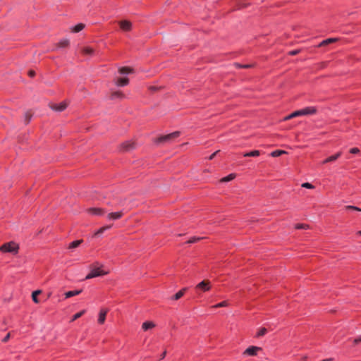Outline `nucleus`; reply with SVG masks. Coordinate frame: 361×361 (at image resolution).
I'll return each instance as SVG.
<instances>
[{
    "label": "nucleus",
    "mask_w": 361,
    "mask_h": 361,
    "mask_svg": "<svg viewBox=\"0 0 361 361\" xmlns=\"http://www.w3.org/2000/svg\"><path fill=\"white\" fill-rule=\"evenodd\" d=\"M316 112H317V109L315 107H314V106L306 107L305 109L298 110V111L293 112L290 115L286 116L283 118V121H288L290 119H292V118L298 117V116L315 114Z\"/></svg>",
    "instance_id": "obj_1"
},
{
    "label": "nucleus",
    "mask_w": 361,
    "mask_h": 361,
    "mask_svg": "<svg viewBox=\"0 0 361 361\" xmlns=\"http://www.w3.org/2000/svg\"><path fill=\"white\" fill-rule=\"evenodd\" d=\"M103 265L99 266V263L96 262L90 267V272L86 276L85 279H90L94 277L104 276L108 274V271H105L102 269Z\"/></svg>",
    "instance_id": "obj_2"
},
{
    "label": "nucleus",
    "mask_w": 361,
    "mask_h": 361,
    "mask_svg": "<svg viewBox=\"0 0 361 361\" xmlns=\"http://www.w3.org/2000/svg\"><path fill=\"white\" fill-rule=\"evenodd\" d=\"M18 244L13 241H10L0 246V251L2 252H9L15 255L18 252Z\"/></svg>",
    "instance_id": "obj_3"
},
{
    "label": "nucleus",
    "mask_w": 361,
    "mask_h": 361,
    "mask_svg": "<svg viewBox=\"0 0 361 361\" xmlns=\"http://www.w3.org/2000/svg\"><path fill=\"white\" fill-rule=\"evenodd\" d=\"M211 288V282L209 280H203L197 284L195 288L197 294L201 295V293L203 292H207L210 290Z\"/></svg>",
    "instance_id": "obj_4"
},
{
    "label": "nucleus",
    "mask_w": 361,
    "mask_h": 361,
    "mask_svg": "<svg viewBox=\"0 0 361 361\" xmlns=\"http://www.w3.org/2000/svg\"><path fill=\"white\" fill-rule=\"evenodd\" d=\"M180 135V132L176 131L166 135L161 136L157 140V142H169L175 138L178 137Z\"/></svg>",
    "instance_id": "obj_5"
},
{
    "label": "nucleus",
    "mask_w": 361,
    "mask_h": 361,
    "mask_svg": "<svg viewBox=\"0 0 361 361\" xmlns=\"http://www.w3.org/2000/svg\"><path fill=\"white\" fill-rule=\"evenodd\" d=\"M68 104L67 102H63L60 104H51L50 108L55 111L61 112L66 109Z\"/></svg>",
    "instance_id": "obj_6"
},
{
    "label": "nucleus",
    "mask_w": 361,
    "mask_h": 361,
    "mask_svg": "<svg viewBox=\"0 0 361 361\" xmlns=\"http://www.w3.org/2000/svg\"><path fill=\"white\" fill-rule=\"evenodd\" d=\"M262 348L257 346H250L247 348L244 352V355H249V356H255L257 354V352L261 350Z\"/></svg>",
    "instance_id": "obj_7"
},
{
    "label": "nucleus",
    "mask_w": 361,
    "mask_h": 361,
    "mask_svg": "<svg viewBox=\"0 0 361 361\" xmlns=\"http://www.w3.org/2000/svg\"><path fill=\"white\" fill-rule=\"evenodd\" d=\"M118 25L121 29L124 32H129L132 29V23L127 20H120Z\"/></svg>",
    "instance_id": "obj_8"
},
{
    "label": "nucleus",
    "mask_w": 361,
    "mask_h": 361,
    "mask_svg": "<svg viewBox=\"0 0 361 361\" xmlns=\"http://www.w3.org/2000/svg\"><path fill=\"white\" fill-rule=\"evenodd\" d=\"M134 148L135 144L131 141L125 142L121 145V150L123 152H129Z\"/></svg>",
    "instance_id": "obj_9"
},
{
    "label": "nucleus",
    "mask_w": 361,
    "mask_h": 361,
    "mask_svg": "<svg viewBox=\"0 0 361 361\" xmlns=\"http://www.w3.org/2000/svg\"><path fill=\"white\" fill-rule=\"evenodd\" d=\"M87 212L90 214H91V215L101 216H103L104 214L105 211L103 209H102V208L94 207V208L88 209H87Z\"/></svg>",
    "instance_id": "obj_10"
},
{
    "label": "nucleus",
    "mask_w": 361,
    "mask_h": 361,
    "mask_svg": "<svg viewBox=\"0 0 361 361\" xmlns=\"http://www.w3.org/2000/svg\"><path fill=\"white\" fill-rule=\"evenodd\" d=\"M123 215L122 212H111L108 214L107 219L109 220H117L121 219Z\"/></svg>",
    "instance_id": "obj_11"
},
{
    "label": "nucleus",
    "mask_w": 361,
    "mask_h": 361,
    "mask_svg": "<svg viewBox=\"0 0 361 361\" xmlns=\"http://www.w3.org/2000/svg\"><path fill=\"white\" fill-rule=\"evenodd\" d=\"M107 312H108L107 309H101L99 314V318H98L99 324H102L104 323Z\"/></svg>",
    "instance_id": "obj_12"
},
{
    "label": "nucleus",
    "mask_w": 361,
    "mask_h": 361,
    "mask_svg": "<svg viewBox=\"0 0 361 361\" xmlns=\"http://www.w3.org/2000/svg\"><path fill=\"white\" fill-rule=\"evenodd\" d=\"M129 80L128 78H119L117 79L116 84L118 86H126L128 84Z\"/></svg>",
    "instance_id": "obj_13"
},
{
    "label": "nucleus",
    "mask_w": 361,
    "mask_h": 361,
    "mask_svg": "<svg viewBox=\"0 0 361 361\" xmlns=\"http://www.w3.org/2000/svg\"><path fill=\"white\" fill-rule=\"evenodd\" d=\"M338 40V38H329V39H326L325 40H323L320 44H319L318 47H323V46H326L327 44L336 42Z\"/></svg>",
    "instance_id": "obj_14"
},
{
    "label": "nucleus",
    "mask_w": 361,
    "mask_h": 361,
    "mask_svg": "<svg viewBox=\"0 0 361 361\" xmlns=\"http://www.w3.org/2000/svg\"><path fill=\"white\" fill-rule=\"evenodd\" d=\"M341 155V152H339L338 153H336V154L334 155H332L329 157H328L327 159H326L324 161H323V164H326V163H329V162H331V161H336L338 158H339Z\"/></svg>",
    "instance_id": "obj_15"
},
{
    "label": "nucleus",
    "mask_w": 361,
    "mask_h": 361,
    "mask_svg": "<svg viewBox=\"0 0 361 361\" xmlns=\"http://www.w3.org/2000/svg\"><path fill=\"white\" fill-rule=\"evenodd\" d=\"M155 326V324L152 322H145L142 324V328L144 331H147Z\"/></svg>",
    "instance_id": "obj_16"
},
{
    "label": "nucleus",
    "mask_w": 361,
    "mask_h": 361,
    "mask_svg": "<svg viewBox=\"0 0 361 361\" xmlns=\"http://www.w3.org/2000/svg\"><path fill=\"white\" fill-rule=\"evenodd\" d=\"M82 292L81 290L68 291L65 293L66 298H69L79 295Z\"/></svg>",
    "instance_id": "obj_17"
},
{
    "label": "nucleus",
    "mask_w": 361,
    "mask_h": 361,
    "mask_svg": "<svg viewBox=\"0 0 361 361\" xmlns=\"http://www.w3.org/2000/svg\"><path fill=\"white\" fill-rule=\"evenodd\" d=\"M187 290V288H184L183 289H181L180 290H179L178 293H176L174 296L173 297V300H178L180 299L181 297L183 296L184 293H185Z\"/></svg>",
    "instance_id": "obj_18"
},
{
    "label": "nucleus",
    "mask_w": 361,
    "mask_h": 361,
    "mask_svg": "<svg viewBox=\"0 0 361 361\" xmlns=\"http://www.w3.org/2000/svg\"><path fill=\"white\" fill-rule=\"evenodd\" d=\"M83 242L82 240H75L73 242H72L71 243L69 244L68 245V248L69 249H74V248H76L78 247Z\"/></svg>",
    "instance_id": "obj_19"
},
{
    "label": "nucleus",
    "mask_w": 361,
    "mask_h": 361,
    "mask_svg": "<svg viewBox=\"0 0 361 361\" xmlns=\"http://www.w3.org/2000/svg\"><path fill=\"white\" fill-rule=\"evenodd\" d=\"M41 292L42 291L40 290H37L32 292V300L34 302H35V303L39 302L37 296L41 293Z\"/></svg>",
    "instance_id": "obj_20"
},
{
    "label": "nucleus",
    "mask_w": 361,
    "mask_h": 361,
    "mask_svg": "<svg viewBox=\"0 0 361 361\" xmlns=\"http://www.w3.org/2000/svg\"><path fill=\"white\" fill-rule=\"evenodd\" d=\"M111 99H116V98L123 99V98H124V94L120 91L114 92L111 94Z\"/></svg>",
    "instance_id": "obj_21"
},
{
    "label": "nucleus",
    "mask_w": 361,
    "mask_h": 361,
    "mask_svg": "<svg viewBox=\"0 0 361 361\" xmlns=\"http://www.w3.org/2000/svg\"><path fill=\"white\" fill-rule=\"evenodd\" d=\"M260 155V152L259 150H254L250 152H246L243 154L244 157H258Z\"/></svg>",
    "instance_id": "obj_22"
},
{
    "label": "nucleus",
    "mask_w": 361,
    "mask_h": 361,
    "mask_svg": "<svg viewBox=\"0 0 361 361\" xmlns=\"http://www.w3.org/2000/svg\"><path fill=\"white\" fill-rule=\"evenodd\" d=\"M69 45L68 39H63L57 44V47L59 48H65Z\"/></svg>",
    "instance_id": "obj_23"
},
{
    "label": "nucleus",
    "mask_w": 361,
    "mask_h": 361,
    "mask_svg": "<svg viewBox=\"0 0 361 361\" xmlns=\"http://www.w3.org/2000/svg\"><path fill=\"white\" fill-rule=\"evenodd\" d=\"M235 177V175L234 173H231L228 176L221 178L220 181L221 183H226L232 180Z\"/></svg>",
    "instance_id": "obj_24"
},
{
    "label": "nucleus",
    "mask_w": 361,
    "mask_h": 361,
    "mask_svg": "<svg viewBox=\"0 0 361 361\" xmlns=\"http://www.w3.org/2000/svg\"><path fill=\"white\" fill-rule=\"evenodd\" d=\"M118 71L121 74H128L133 72V69L129 67H122Z\"/></svg>",
    "instance_id": "obj_25"
},
{
    "label": "nucleus",
    "mask_w": 361,
    "mask_h": 361,
    "mask_svg": "<svg viewBox=\"0 0 361 361\" xmlns=\"http://www.w3.org/2000/svg\"><path fill=\"white\" fill-rule=\"evenodd\" d=\"M287 154V152L286 151L276 150L271 153V156L273 157H279V156H281L282 154Z\"/></svg>",
    "instance_id": "obj_26"
},
{
    "label": "nucleus",
    "mask_w": 361,
    "mask_h": 361,
    "mask_svg": "<svg viewBox=\"0 0 361 361\" xmlns=\"http://www.w3.org/2000/svg\"><path fill=\"white\" fill-rule=\"evenodd\" d=\"M84 54L87 55H92L94 54V50L91 47H84L82 50Z\"/></svg>",
    "instance_id": "obj_27"
},
{
    "label": "nucleus",
    "mask_w": 361,
    "mask_h": 361,
    "mask_svg": "<svg viewBox=\"0 0 361 361\" xmlns=\"http://www.w3.org/2000/svg\"><path fill=\"white\" fill-rule=\"evenodd\" d=\"M85 27V25L82 24V23H79L78 25H76L73 28V32H78L80 31H81L83 28Z\"/></svg>",
    "instance_id": "obj_28"
},
{
    "label": "nucleus",
    "mask_w": 361,
    "mask_h": 361,
    "mask_svg": "<svg viewBox=\"0 0 361 361\" xmlns=\"http://www.w3.org/2000/svg\"><path fill=\"white\" fill-rule=\"evenodd\" d=\"M267 332V329L266 328H261L259 329L257 335H256V337L259 338V337H262L263 336H264Z\"/></svg>",
    "instance_id": "obj_29"
},
{
    "label": "nucleus",
    "mask_w": 361,
    "mask_h": 361,
    "mask_svg": "<svg viewBox=\"0 0 361 361\" xmlns=\"http://www.w3.org/2000/svg\"><path fill=\"white\" fill-rule=\"evenodd\" d=\"M85 312V310H82L78 313H76L75 314H74L73 316V318L71 319V322H73L76 319H78V318H80V317H82Z\"/></svg>",
    "instance_id": "obj_30"
},
{
    "label": "nucleus",
    "mask_w": 361,
    "mask_h": 361,
    "mask_svg": "<svg viewBox=\"0 0 361 361\" xmlns=\"http://www.w3.org/2000/svg\"><path fill=\"white\" fill-rule=\"evenodd\" d=\"M235 66L238 68H249L255 66V63H249L245 65H241L240 63H235Z\"/></svg>",
    "instance_id": "obj_31"
},
{
    "label": "nucleus",
    "mask_w": 361,
    "mask_h": 361,
    "mask_svg": "<svg viewBox=\"0 0 361 361\" xmlns=\"http://www.w3.org/2000/svg\"><path fill=\"white\" fill-rule=\"evenodd\" d=\"M111 228V226H103L102 228H100L96 233H95V235H100L102 234L104 231H105L106 230H108Z\"/></svg>",
    "instance_id": "obj_32"
},
{
    "label": "nucleus",
    "mask_w": 361,
    "mask_h": 361,
    "mask_svg": "<svg viewBox=\"0 0 361 361\" xmlns=\"http://www.w3.org/2000/svg\"><path fill=\"white\" fill-rule=\"evenodd\" d=\"M228 305V302L226 301L221 302L214 306H212V308H218V307H226Z\"/></svg>",
    "instance_id": "obj_33"
},
{
    "label": "nucleus",
    "mask_w": 361,
    "mask_h": 361,
    "mask_svg": "<svg viewBox=\"0 0 361 361\" xmlns=\"http://www.w3.org/2000/svg\"><path fill=\"white\" fill-rule=\"evenodd\" d=\"M296 229H307L309 228V225L304 224H299L295 225Z\"/></svg>",
    "instance_id": "obj_34"
},
{
    "label": "nucleus",
    "mask_w": 361,
    "mask_h": 361,
    "mask_svg": "<svg viewBox=\"0 0 361 361\" xmlns=\"http://www.w3.org/2000/svg\"><path fill=\"white\" fill-rule=\"evenodd\" d=\"M302 188H308V189H313L314 188V186L312 185L310 183H304L301 185Z\"/></svg>",
    "instance_id": "obj_35"
},
{
    "label": "nucleus",
    "mask_w": 361,
    "mask_h": 361,
    "mask_svg": "<svg viewBox=\"0 0 361 361\" xmlns=\"http://www.w3.org/2000/svg\"><path fill=\"white\" fill-rule=\"evenodd\" d=\"M200 239H202L201 238H196V237H193L192 238H190L188 241V243H195L196 242H197L198 240H200Z\"/></svg>",
    "instance_id": "obj_36"
},
{
    "label": "nucleus",
    "mask_w": 361,
    "mask_h": 361,
    "mask_svg": "<svg viewBox=\"0 0 361 361\" xmlns=\"http://www.w3.org/2000/svg\"><path fill=\"white\" fill-rule=\"evenodd\" d=\"M350 152L352 154H357L360 152V149L357 147H354L350 149Z\"/></svg>",
    "instance_id": "obj_37"
},
{
    "label": "nucleus",
    "mask_w": 361,
    "mask_h": 361,
    "mask_svg": "<svg viewBox=\"0 0 361 361\" xmlns=\"http://www.w3.org/2000/svg\"><path fill=\"white\" fill-rule=\"evenodd\" d=\"M356 207L352 205H348L345 207V210H353L355 211Z\"/></svg>",
    "instance_id": "obj_38"
},
{
    "label": "nucleus",
    "mask_w": 361,
    "mask_h": 361,
    "mask_svg": "<svg viewBox=\"0 0 361 361\" xmlns=\"http://www.w3.org/2000/svg\"><path fill=\"white\" fill-rule=\"evenodd\" d=\"M25 121H26V123H28L31 118V114L28 112H27L25 115Z\"/></svg>",
    "instance_id": "obj_39"
},
{
    "label": "nucleus",
    "mask_w": 361,
    "mask_h": 361,
    "mask_svg": "<svg viewBox=\"0 0 361 361\" xmlns=\"http://www.w3.org/2000/svg\"><path fill=\"white\" fill-rule=\"evenodd\" d=\"M300 49H295V50H293V51H290V52H289V54H290V55H293H293H296V54H298V53H300Z\"/></svg>",
    "instance_id": "obj_40"
},
{
    "label": "nucleus",
    "mask_w": 361,
    "mask_h": 361,
    "mask_svg": "<svg viewBox=\"0 0 361 361\" xmlns=\"http://www.w3.org/2000/svg\"><path fill=\"white\" fill-rule=\"evenodd\" d=\"M10 336H11L10 333L7 334V335L3 338L2 341L4 343L7 342L10 338Z\"/></svg>",
    "instance_id": "obj_41"
},
{
    "label": "nucleus",
    "mask_w": 361,
    "mask_h": 361,
    "mask_svg": "<svg viewBox=\"0 0 361 361\" xmlns=\"http://www.w3.org/2000/svg\"><path fill=\"white\" fill-rule=\"evenodd\" d=\"M360 342H361V336H359L358 338L353 339V343L355 345L358 344Z\"/></svg>",
    "instance_id": "obj_42"
},
{
    "label": "nucleus",
    "mask_w": 361,
    "mask_h": 361,
    "mask_svg": "<svg viewBox=\"0 0 361 361\" xmlns=\"http://www.w3.org/2000/svg\"><path fill=\"white\" fill-rule=\"evenodd\" d=\"M219 152V150H217L215 152H214L209 157V159L211 160V159H213L214 158V157Z\"/></svg>",
    "instance_id": "obj_43"
},
{
    "label": "nucleus",
    "mask_w": 361,
    "mask_h": 361,
    "mask_svg": "<svg viewBox=\"0 0 361 361\" xmlns=\"http://www.w3.org/2000/svg\"><path fill=\"white\" fill-rule=\"evenodd\" d=\"M28 75H29L30 77H33V76H35V72L34 71H30L28 72Z\"/></svg>",
    "instance_id": "obj_44"
},
{
    "label": "nucleus",
    "mask_w": 361,
    "mask_h": 361,
    "mask_svg": "<svg viewBox=\"0 0 361 361\" xmlns=\"http://www.w3.org/2000/svg\"><path fill=\"white\" fill-rule=\"evenodd\" d=\"M166 355V351L164 350L163 353L161 355V359H164Z\"/></svg>",
    "instance_id": "obj_45"
},
{
    "label": "nucleus",
    "mask_w": 361,
    "mask_h": 361,
    "mask_svg": "<svg viewBox=\"0 0 361 361\" xmlns=\"http://www.w3.org/2000/svg\"><path fill=\"white\" fill-rule=\"evenodd\" d=\"M355 211L361 212V209L356 207Z\"/></svg>",
    "instance_id": "obj_46"
},
{
    "label": "nucleus",
    "mask_w": 361,
    "mask_h": 361,
    "mask_svg": "<svg viewBox=\"0 0 361 361\" xmlns=\"http://www.w3.org/2000/svg\"><path fill=\"white\" fill-rule=\"evenodd\" d=\"M357 235H361V231H358V232L357 233Z\"/></svg>",
    "instance_id": "obj_47"
},
{
    "label": "nucleus",
    "mask_w": 361,
    "mask_h": 361,
    "mask_svg": "<svg viewBox=\"0 0 361 361\" xmlns=\"http://www.w3.org/2000/svg\"><path fill=\"white\" fill-rule=\"evenodd\" d=\"M330 360H331V359H326V360H324L322 361H330Z\"/></svg>",
    "instance_id": "obj_48"
}]
</instances>
